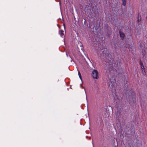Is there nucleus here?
I'll return each mask as SVG.
<instances>
[{"mask_svg":"<svg viewBox=\"0 0 147 147\" xmlns=\"http://www.w3.org/2000/svg\"><path fill=\"white\" fill-rule=\"evenodd\" d=\"M92 76L94 79H97L99 78L98 72L96 70L94 69L92 71Z\"/></svg>","mask_w":147,"mask_h":147,"instance_id":"1","label":"nucleus"},{"mask_svg":"<svg viewBox=\"0 0 147 147\" xmlns=\"http://www.w3.org/2000/svg\"><path fill=\"white\" fill-rule=\"evenodd\" d=\"M108 30H109V31L108 32V33H109V34H108V35L109 36V35L110 34H111V28L110 27H109L108 28Z\"/></svg>","mask_w":147,"mask_h":147,"instance_id":"10","label":"nucleus"},{"mask_svg":"<svg viewBox=\"0 0 147 147\" xmlns=\"http://www.w3.org/2000/svg\"><path fill=\"white\" fill-rule=\"evenodd\" d=\"M121 113V109H117L115 115V117L117 119H119V117L120 116Z\"/></svg>","mask_w":147,"mask_h":147,"instance_id":"2","label":"nucleus"},{"mask_svg":"<svg viewBox=\"0 0 147 147\" xmlns=\"http://www.w3.org/2000/svg\"><path fill=\"white\" fill-rule=\"evenodd\" d=\"M140 47L141 49L142 50V52L143 54V56H144L145 55L146 53V51L145 50V47L144 46L143 47V46L142 47L141 46H140Z\"/></svg>","mask_w":147,"mask_h":147,"instance_id":"5","label":"nucleus"},{"mask_svg":"<svg viewBox=\"0 0 147 147\" xmlns=\"http://www.w3.org/2000/svg\"><path fill=\"white\" fill-rule=\"evenodd\" d=\"M126 0H122V4L125 6L126 4Z\"/></svg>","mask_w":147,"mask_h":147,"instance_id":"9","label":"nucleus"},{"mask_svg":"<svg viewBox=\"0 0 147 147\" xmlns=\"http://www.w3.org/2000/svg\"><path fill=\"white\" fill-rule=\"evenodd\" d=\"M141 68L142 69V71H143V70H144V66L143 65H141Z\"/></svg>","mask_w":147,"mask_h":147,"instance_id":"12","label":"nucleus"},{"mask_svg":"<svg viewBox=\"0 0 147 147\" xmlns=\"http://www.w3.org/2000/svg\"><path fill=\"white\" fill-rule=\"evenodd\" d=\"M110 84H109V86H110Z\"/></svg>","mask_w":147,"mask_h":147,"instance_id":"15","label":"nucleus"},{"mask_svg":"<svg viewBox=\"0 0 147 147\" xmlns=\"http://www.w3.org/2000/svg\"><path fill=\"white\" fill-rule=\"evenodd\" d=\"M109 82H110L111 83V86L113 88H114V89H115V86H116L115 80L114 79H112V81L110 79H109Z\"/></svg>","mask_w":147,"mask_h":147,"instance_id":"3","label":"nucleus"},{"mask_svg":"<svg viewBox=\"0 0 147 147\" xmlns=\"http://www.w3.org/2000/svg\"><path fill=\"white\" fill-rule=\"evenodd\" d=\"M141 20V16L139 15V13H138V20L137 21L138 22H139Z\"/></svg>","mask_w":147,"mask_h":147,"instance_id":"8","label":"nucleus"},{"mask_svg":"<svg viewBox=\"0 0 147 147\" xmlns=\"http://www.w3.org/2000/svg\"><path fill=\"white\" fill-rule=\"evenodd\" d=\"M78 75L79 76V77H80V78L82 80V77H81V74L80 73V72L79 71H78Z\"/></svg>","mask_w":147,"mask_h":147,"instance_id":"11","label":"nucleus"},{"mask_svg":"<svg viewBox=\"0 0 147 147\" xmlns=\"http://www.w3.org/2000/svg\"><path fill=\"white\" fill-rule=\"evenodd\" d=\"M101 51L103 54H105L106 55L108 56V54L109 53V51H107V48H104L101 49Z\"/></svg>","mask_w":147,"mask_h":147,"instance_id":"4","label":"nucleus"},{"mask_svg":"<svg viewBox=\"0 0 147 147\" xmlns=\"http://www.w3.org/2000/svg\"><path fill=\"white\" fill-rule=\"evenodd\" d=\"M59 33L61 37H62L64 35V31L62 30H60L59 32Z\"/></svg>","mask_w":147,"mask_h":147,"instance_id":"7","label":"nucleus"},{"mask_svg":"<svg viewBox=\"0 0 147 147\" xmlns=\"http://www.w3.org/2000/svg\"><path fill=\"white\" fill-rule=\"evenodd\" d=\"M131 95H132L131 96H132V97H134V96H135V93L134 92H132V94H131Z\"/></svg>","mask_w":147,"mask_h":147,"instance_id":"13","label":"nucleus"},{"mask_svg":"<svg viewBox=\"0 0 147 147\" xmlns=\"http://www.w3.org/2000/svg\"><path fill=\"white\" fill-rule=\"evenodd\" d=\"M119 33L121 38L123 40L125 36L124 33L121 31H119Z\"/></svg>","mask_w":147,"mask_h":147,"instance_id":"6","label":"nucleus"},{"mask_svg":"<svg viewBox=\"0 0 147 147\" xmlns=\"http://www.w3.org/2000/svg\"><path fill=\"white\" fill-rule=\"evenodd\" d=\"M140 64L141 66L143 65V63L141 62V61H140Z\"/></svg>","mask_w":147,"mask_h":147,"instance_id":"14","label":"nucleus"}]
</instances>
